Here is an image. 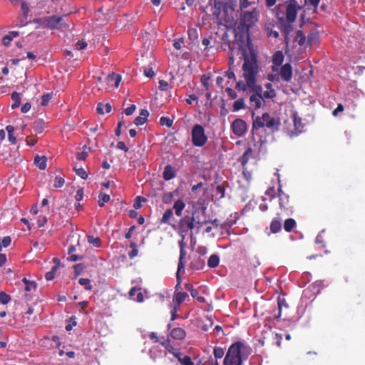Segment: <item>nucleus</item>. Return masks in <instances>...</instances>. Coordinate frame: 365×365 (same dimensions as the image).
<instances>
[{"mask_svg": "<svg viewBox=\"0 0 365 365\" xmlns=\"http://www.w3.org/2000/svg\"><path fill=\"white\" fill-rule=\"evenodd\" d=\"M87 238L89 244L93 245L94 247L98 248L101 246V240L99 237L89 235Z\"/></svg>", "mask_w": 365, "mask_h": 365, "instance_id": "obj_33", "label": "nucleus"}, {"mask_svg": "<svg viewBox=\"0 0 365 365\" xmlns=\"http://www.w3.org/2000/svg\"><path fill=\"white\" fill-rule=\"evenodd\" d=\"M180 258L178 264V269L176 272V280L178 284H181L182 278L180 276V273H183L185 272V267L186 264V260L185 259V255L187 252H180Z\"/></svg>", "mask_w": 365, "mask_h": 365, "instance_id": "obj_13", "label": "nucleus"}, {"mask_svg": "<svg viewBox=\"0 0 365 365\" xmlns=\"http://www.w3.org/2000/svg\"><path fill=\"white\" fill-rule=\"evenodd\" d=\"M185 207V204L182 200H178L173 205V209L175 210V215L180 217L182 213V210Z\"/></svg>", "mask_w": 365, "mask_h": 365, "instance_id": "obj_24", "label": "nucleus"}, {"mask_svg": "<svg viewBox=\"0 0 365 365\" xmlns=\"http://www.w3.org/2000/svg\"><path fill=\"white\" fill-rule=\"evenodd\" d=\"M280 3L276 9H285V17L289 23H294L297 16L299 11L304 9V6H300L297 0H279Z\"/></svg>", "mask_w": 365, "mask_h": 365, "instance_id": "obj_4", "label": "nucleus"}, {"mask_svg": "<svg viewBox=\"0 0 365 365\" xmlns=\"http://www.w3.org/2000/svg\"><path fill=\"white\" fill-rule=\"evenodd\" d=\"M11 301V297L5 292H0V302L3 304H7Z\"/></svg>", "mask_w": 365, "mask_h": 365, "instance_id": "obj_42", "label": "nucleus"}, {"mask_svg": "<svg viewBox=\"0 0 365 365\" xmlns=\"http://www.w3.org/2000/svg\"><path fill=\"white\" fill-rule=\"evenodd\" d=\"M86 47H87V43L84 41H78L75 45V48L77 50H83Z\"/></svg>", "mask_w": 365, "mask_h": 365, "instance_id": "obj_58", "label": "nucleus"}, {"mask_svg": "<svg viewBox=\"0 0 365 365\" xmlns=\"http://www.w3.org/2000/svg\"><path fill=\"white\" fill-rule=\"evenodd\" d=\"M107 81L108 83H113L115 88L118 87L121 81V76L115 73H113L107 76Z\"/></svg>", "mask_w": 365, "mask_h": 365, "instance_id": "obj_25", "label": "nucleus"}, {"mask_svg": "<svg viewBox=\"0 0 365 365\" xmlns=\"http://www.w3.org/2000/svg\"><path fill=\"white\" fill-rule=\"evenodd\" d=\"M6 130L8 133V135H9V140L14 144L16 143V137L14 135V128L12 126V125H7L6 127Z\"/></svg>", "mask_w": 365, "mask_h": 365, "instance_id": "obj_36", "label": "nucleus"}, {"mask_svg": "<svg viewBox=\"0 0 365 365\" xmlns=\"http://www.w3.org/2000/svg\"><path fill=\"white\" fill-rule=\"evenodd\" d=\"M279 205L282 210H289V197L287 194L283 192L281 186L278 188Z\"/></svg>", "mask_w": 365, "mask_h": 365, "instance_id": "obj_12", "label": "nucleus"}, {"mask_svg": "<svg viewBox=\"0 0 365 365\" xmlns=\"http://www.w3.org/2000/svg\"><path fill=\"white\" fill-rule=\"evenodd\" d=\"M111 110H112V106L109 103H99L97 105V108H96V110H97L98 113L101 114V115H103L105 113H108L111 111Z\"/></svg>", "mask_w": 365, "mask_h": 365, "instance_id": "obj_23", "label": "nucleus"}, {"mask_svg": "<svg viewBox=\"0 0 365 365\" xmlns=\"http://www.w3.org/2000/svg\"><path fill=\"white\" fill-rule=\"evenodd\" d=\"M170 334L171 337L175 339L182 340L185 339L186 336V332L182 328L176 327L171 330Z\"/></svg>", "mask_w": 365, "mask_h": 365, "instance_id": "obj_19", "label": "nucleus"}, {"mask_svg": "<svg viewBox=\"0 0 365 365\" xmlns=\"http://www.w3.org/2000/svg\"><path fill=\"white\" fill-rule=\"evenodd\" d=\"M220 262V257L217 255L213 254L212 255L207 261V265L210 268H215L216 267Z\"/></svg>", "mask_w": 365, "mask_h": 365, "instance_id": "obj_28", "label": "nucleus"}, {"mask_svg": "<svg viewBox=\"0 0 365 365\" xmlns=\"http://www.w3.org/2000/svg\"><path fill=\"white\" fill-rule=\"evenodd\" d=\"M184 42V39L182 38H178L174 41L173 46L175 49L180 50L181 48L182 44Z\"/></svg>", "mask_w": 365, "mask_h": 365, "instance_id": "obj_64", "label": "nucleus"}, {"mask_svg": "<svg viewBox=\"0 0 365 365\" xmlns=\"http://www.w3.org/2000/svg\"><path fill=\"white\" fill-rule=\"evenodd\" d=\"M34 164L41 170L46 169V157L36 155L34 158Z\"/></svg>", "mask_w": 365, "mask_h": 365, "instance_id": "obj_29", "label": "nucleus"}, {"mask_svg": "<svg viewBox=\"0 0 365 365\" xmlns=\"http://www.w3.org/2000/svg\"><path fill=\"white\" fill-rule=\"evenodd\" d=\"M191 136L192 145L196 147H202L207 141V137L205 135V129L203 126L200 124H196L192 127Z\"/></svg>", "mask_w": 365, "mask_h": 365, "instance_id": "obj_6", "label": "nucleus"}, {"mask_svg": "<svg viewBox=\"0 0 365 365\" xmlns=\"http://www.w3.org/2000/svg\"><path fill=\"white\" fill-rule=\"evenodd\" d=\"M86 268V265L83 263H78L73 266V269L76 274V277L81 274V272Z\"/></svg>", "mask_w": 365, "mask_h": 365, "instance_id": "obj_46", "label": "nucleus"}, {"mask_svg": "<svg viewBox=\"0 0 365 365\" xmlns=\"http://www.w3.org/2000/svg\"><path fill=\"white\" fill-rule=\"evenodd\" d=\"M225 189L222 185H219L216 187V195H219V199L225 197Z\"/></svg>", "mask_w": 365, "mask_h": 365, "instance_id": "obj_53", "label": "nucleus"}, {"mask_svg": "<svg viewBox=\"0 0 365 365\" xmlns=\"http://www.w3.org/2000/svg\"><path fill=\"white\" fill-rule=\"evenodd\" d=\"M231 128L235 135L237 136H242L246 132L247 127L244 120L237 118L232 122Z\"/></svg>", "mask_w": 365, "mask_h": 365, "instance_id": "obj_9", "label": "nucleus"}, {"mask_svg": "<svg viewBox=\"0 0 365 365\" xmlns=\"http://www.w3.org/2000/svg\"><path fill=\"white\" fill-rule=\"evenodd\" d=\"M11 239L9 236L0 238V251L2 248H6L11 244Z\"/></svg>", "mask_w": 365, "mask_h": 365, "instance_id": "obj_40", "label": "nucleus"}, {"mask_svg": "<svg viewBox=\"0 0 365 365\" xmlns=\"http://www.w3.org/2000/svg\"><path fill=\"white\" fill-rule=\"evenodd\" d=\"M143 73H144V75L148 78H152L155 76V72H154L153 68H151V67L144 68Z\"/></svg>", "mask_w": 365, "mask_h": 365, "instance_id": "obj_55", "label": "nucleus"}, {"mask_svg": "<svg viewBox=\"0 0 365 365\" xmlns=\"http://www.w3.org/2000/svg\"><path fill=\"white\" fill-rule=\"evenodd\" d=\"M64 182H65L64 178L61 176L57 175L55 177L53 187L55 188L61 187L64 185Z\"/></svg>", "mask_w": 365, "mask_h": 365, "instance_id": "obj_43", "label": "nucleus"}, {"mask_svg": "<svg viewBox=\"0 0 365 365\" xmlns=\"http://www.w3.org/2000/svg\"><path fill=\"white\" fill-rule=\"evenodd\" d=\"M110 197L109 195L101 193L99 195V199L98 201V205L100 207H103L106 202H108L110 200Z\"/></svg>", "mask_w": 365, "mask_h": 365, "instance_id": "obj_38", "label": "nucleus"}, {"mask_svg": "<svg viewBox=\"0 0 365 365\" xmlns=\"http://www.w3.org/2000/svg\"><path fill=\"white\" fill-rule=\"evenodd\" d=\"M258 19V11L253 9L252 11L244 12L240 17V24L242 26L249 30Z\"/></svg>", "mask_w": 365, "mask_h": 365, "instance_id": "obj_8", "label": "nucleus"}, {"mask_svg": "<svg viewBox=\"0 0 365 365\" xmlns=\"http://www.w3.org/2000/svg\"><path fill=\"white\" fill-rule=\"evenodd\" d=\"M318 41V35L316 33H311L307 36V43L309 45L314 44Z\"/></svg>", "mask_w": 365, "mask_h": 365, "instance_id": "obj_47", "label": "nucleus"}, {"mask_svg": "<svg viewBox=\"0 0 365 365\" xmlns=\"http://www.w3.org/2000/svg\"><path fill=\"white\" fill-rule=\"evenodd\" d=\"M250 103L252 107L255 109L259 108L264 103L262 95L252 94L250 96Z\"/></svg>", "mask_w": 365, "mask_h": 365, "instance_id": "obj_14", "label": "nucleus"}, {"mask_svg": "<svg viewBox=\"0 0 365 365\" xmlns=\"http://www.w3.org/2000/svg\"><path fill=\"white\" fill-rule=\"evenodd\" d=\"M44 8L43 2H39L36 6L33 8V13L35 16H40L43 14V11L41 10Z\"/></svg>", "mask_w": 365, "mask_h": 365, "instance_id": "obj_41", "label": "nucleus"}, {"mask_svg": "<svg viewBox=\"0 0 365 365\" xmlns=\"http://www.w3.org/2000/svg\"><path fill=\"white\" fill-rule=\"evenodd\" d=\"M253 151L251 148H248L242 154V155L240 158L239 162L242 164L243 167H245L247 164L249 160L252 156Z\"/></svg>", "mask_w": 365, "mask_h": 365, "instance_id": "obj_22", "label": "nucleus"}, {"mask_svg": "<svg viewBox=\"0 0 365 365\" xmlns=\"http://www.w3.org/2000/svg\"><path fill=\"white\" fill-rule=\"evenodd\" d=\"M196 210L193 211L191 215H186L181 218L178 222L179 231L181 233L187 234L188 232H192L195 228V223L198 225V228L200 227L203 224H206L207 222H200L195 216Z\"/></svg>", "mask_w": 365, "mask_h": 365, "instance_id": "obj_5", "label": "nucleus"}, {"mask_svg": "<svg viewBox=\"0 0 365 365\" xmlns=\"http://www.w3.org/2000/svg\"><path fill=\"white\" fill-rule=\"evenodd\" d=\"M173 120L167 117H161L160 118V123L161 125H166L167 127H171L173 125Z\"/></svg>", "mask_w": 365, "mask_h": 365, "instance_id": "obj_49", "label": "nucleus"}, {"mask_svg": "<svg viewBox=\"0 0 365 365\" xmlns=\"http://www.w3.org/2000/svg\"><path fill=\"white\" fill-rule=\"evenodd\" d=\"M173 215V210L171 209H168L165 211L163 215V217L160 220L161 223L170 224V220Z\"/></svg>", "mask_w": 365, "mask_h": 365, "instance_id": "obj_30", "label": "nucleus"}, {"mask_svg": "<svg viewBox=\"0 0 365 365\" xmlns=\"http://www.w3.org/2000/svg\"><path fill=\"white\" fill-rule=\"evenodd\" d=\"M245 108V104L243 98H240L235 101L233 104V110L237 111L240 109H243Z\"/></svg>", "mask_w": 365, "mask_h": 365, "instance_id": "obj_39", "label": "nucleus"}, {"mask_svg": "<svg viewBox=\"0 0 365 365\" xmlns=\"http://www.w3.org/2000/svg\"><path fill=\"white\" fill-rule=\"evenodd\" d=\"M279 120L271 116L268 113H264L262 116H257L252 121V132L253 135H260L266 128L269 133H274L279 130Z\"/></svg>", "mask_w": 365, "mask_h": 365, "instance_id": "obj_2", "label": "nucleus"}, {"mask_svg": "<svg viewBox=\"0 0 365 365\" xmlns=\"http://www.w3.org/2000/svg\"><path fill=\"white\" fill-rule=\"evenodd\" d=\"M145 200H146L144 197H142V196L136 197V198L135 199L133 207H135V209L140 208L142 207L141 202H145Z\"/></svg>", "mask_w": 365, "mask_h": 365, "instance_id": "obj_51", "label": "nucleus"}, {"mask_svg": "<svg viewBox=\"0 0 365 365\" xmlns=\"http://www.w3.org/2000/svg\"><path fill=\"white\" fill-rule=\"evenodd\" d=\"M176 176V171L175 168L170 164L167 165L163 170V178L165 180L168 181L173 178H175Z\"/></svg>", "mask_w": 365, "mask_h": 365, "instance_id": "obj_15", "label": "nucleus"}, {"mask_svg": "<svg viewBox=\"0 0 365 365\" xmlns=\"http://www.w3.org/2000/svg\"><path fill=\"white\" fill-rule=\"evenodd\" d=\"M189 38L191 40H195L197 38V32L195 29L188 30Z\"/></svg>", "mask_w": 365, "mask_h": 365, "instance_id": "obj_61", "label": "nucleus"}, {"mask_svg": "<svg viewBox=\"0 0 365 365\" xmlns=\"http://www.w3.org/2000/svg\"><path fill=\"white\" fill-rule=\"evenodd\" d=\"M277 305H278V309H279V312H278V314L277 316H276V319H279L280 317H281V314H282V309L283 307H288V305L286 302V300L284 298H281V297H278V299H277Z\"/></svg>", "mask_w": 365, "mask_h": 365, "instance_id": "obj_34", "label": "nucleus"}, {"mask_svg": "<svg viewBox=\"0 0 365 365\" xmlns=\"http://www.w3.org/2000/svg\"><path fill=\"white\" fill-rule=\"evenodd\" d=\"M188 297V294L186 292L182 291H178V292H174L173 295V302L177 305H180L186 298Z\"/></svg>", "mask_w": 365, "mask_h": 365, "instance_id": "obj_21", "label": "nucleus"}, {"mask_svg": "<svg viewBox=\"0 0 365 365\" xmlns=\"http://www.w3.org/2000/svg\"><path fill=\"white\" fill-rule=\"evenodd\" d=\"M237 219V213H235L234 215H230V217L227 218V220L220 225V227L224 230H228L236 223Z\"/></svg>", "mask_w": 365, "mask_h": 365, "instance_id": "obj_17", "label": "nucleus"}, {"mask_svg": "<svg viewBox=\"0 0 365 365\" xmlns=\"http://www.w3.org/2000/svg\"><path fill=\"white\" fill-rule=\"evenodd\" d=\"M149 115V112L146 109H142L140 110V115L135 118L134 120V123L137 125H143L148 119V117Z\"/></svg>", "mask_w": 365, "mask_h": 365, "instance_id": "obj_18", "label": "nucleus"}, {"mask_svg": "<svg viewBox=\"0 0 365 365\" xmlns=\"http://www.w3.org/2000/svg\"><path fill=\"white\" fill-rule=\"evenodd\" d=\"M84 191L83 188L78 189L76 195L75 196L76 200L80 202L83 197Z\"/></svg>", "mask_w": 365, "mask_h": 365, "instance_id": "obj_62", "label": "nucleus"}, {"mask_svg": "<svg viewBox=\"0 0 365 365\" xmlns=\"http://www.w3.org/2000/svg\"><path fill=\"white\" fill-rule=\"evenodd\" d=\"M296 221L293 218H288L284 221V229L286 232H290L296 227Z\"/></svg>", "mask_w": 365, "mask_h": 365, "instance_id": "obj_27", "label": "nucleus"}, {"mask_svg": "<svg viewBox=\"0 0 365 365\" xmlns=\"http://www.w3.org/2000/svg\"><path fill=\"white\" fill-rule=\"evenodd\" d=\"M78 283L81 286H83L84 288L86 290H89L90 291V290H91L93 289V286L91 284V281L88 278H81V279H79Z\"/></svg>", "mask_w": 365, "mask_h": 365, "instance_id": "obj_37", "label": "nucleus"}, {"mask_svg": "<svg viewBox=\"0 0 365 365\" xmlns=\"http://www.w3.org/2000/svg\"><path fill=\"white\" fill-rule=\"evenodd\" d=\"M181 365H194L191 358L189 356H185L182 359H179Z\"/></svg>", "mask_w": 365, "mask_h": 365, "instance_id": "obj_54", "label": "nucleus"}, {"mask_svg": "<svg viewBox=\"0 0 365 365\" xmlns=\"http://www.w3.org/2000/svg\"><path fill=\"white\" fill-rule=\"evenodd\" d=\"M225 91L229 97H230L232 99H235L237 97V93L231 88H227L225 89Z\"/></svg>", "mask_w": 365, "mask_h": 365, "instance_id": "obj_59", "label": "nucleus"}, {"mask_svg": "<svg viewBox=\"0 0 365 365\" xmlns=\"http://www.w3.org/2000/svg\"><path fill=\"white\" fill-rule=\"evenodd\" d=\"M249 90H250V91L254 92L253 94L262 95V86L256 85V83H255V86H253L252 88H249Z\"/></svg>", "mask_w": 365, "mask_h": 365, "instance_id": "obj_57", "label": "nucleus"}, {"mask_svg": "<svg viewBox=\"0 0 365 365\" xmlns=\"http://www.w3.org/2000/svg\"><path fill=\"white\" fill-rule=\"evenodd\" d=\"M250 354V347L241 341L232 344L224 359V365H242V360Z\"/></svg>", "mask_w": 365, "mask_h": 365, "instance_id": "obj_1", "label": "nucleus"}, {"mask_svg": "<svg viewBox=\"0 0 365 365\" xmlns=\"http://www.w3.org/2000/svg\"><path fill=\"white\" fill-rule=\"evenodd\" d=\"M242 174L245 180L247 182H250L252 179V173L249 170H247L245 167H243Z\"/></svg>", "mask_w": 365, "mask_h": 365, "instance_id": "obj_63", "label": "nucleus"}, {"mask_svg": "<svg viewBox=\"0 0 365 365\" xmlns=\"http://www.w3.org/2000/svg\"><path fill=\"white\" fill-rule=\"evenodd\" d=\"M294 41L300 46L304 45L306 42V36L302 31L298 30L297 31Z\"/></svg>", "mask_w": 365, "mask_h": 365, "instance_id": "obj_32", "label": "nucleus"}, {"mask_svg": "<svg viewBox=\"0 0 365 365\" xmlns=\"http://www.w3.org/2000/svg\"><path fill=\"white\" fill-rule=\"evenodd\" d=\"M284 54L282 51H277L274 53L272 57V72H278L279 67L282 64L284 61Z\"/></svg>", "mask_w": 365, "mask_h": 365, "instance_id": "obj_11", "label": "nucleus"}, {"mask_svg": "<svg viewBox=\"0 0 365 365\" xmlns=\"http://www.w3.org/2000/svg\"><path fill=\"white\" fill-rule=\"evenodd\" d=\"M320 2V0H304V4L302 5L304 7L305 5H309L313 7L314 11H317L318 5Z\"/></svg>", "mask_w": 365, "mask_h": 365, "instance_id": "obj_45", "label": "nucleus"}, {"mask_svg": "<svg viewBox=\"0 0 365 365\" xmlns=\"http://www.w3.org/2000/svg\"><path fill=\"white\" fill-rule=\"evenodd\" d=\"M282 229V223L279 219H273L270 224V230L272 233H277Z\"/></svg>", "mask_w": 365, "mask_h": 365, "instance_id": "obj_26", "label": "nucleus"}, {"mask_svg": "<svg viewBox=\"0 0 365 365\" xmlns=\"http://www.w3.org/2000/svg\"><path fill=\"white\" fill-rule=\"evenodd\" d=\"M136 109V106L134 104L130 105L129 107L126 108L125 109V114L126 115H132Z\"/></svg>", "mask_w": 365, "mask_h": 365, "instance_id": "obj_60", "label": "nucleus"}, {"mask_svg": "<svg viewBox=\"0 0 365 365\" xmlns=\"http://www.w3.org/2000/svg\"><path fill=\"white\" fill-rule=\"evenodd\" d=\"M263 98L271 99L276 96V92L274 89H270L265 91L262 94Z\"/></svg>", "mask_w": 365, "mask_h": 365, "instance_id": "obj_50", "label": "nucleus"}, {"mask_svg": "<svg viewBox=\"0 0 365 365\" xmlns=\"http://www.w3.org/2000/svg\"><path fill=\"white\" fill-rule=\"evenodd\" d=\"M74 171L76 172V175L80 176L82 179H87L88 174L86 171L83 168H77L76 167L73 168Z\"/></svg>", "mask_w": 365, "mask_h": 365, "instance_id": "obj_44", "label": "nucleus"}, {"mask_svg": "<svg viewBox=\"0 0 365 365\" xmlns=\"http://www.w3.org/2000/svg\"><path fill=\"white\" fill-rule=\"evenodd\" d=\"M278 74L279 79L281 78L284 82H290L292 78V67L290 63H287L279 68Z\"/></svg>", "mask_w": 365, "mask_h": 365, "instance_id": "obj_10", "label": "nucleus"}, {"mask_svg": "<svg viewBox=\"0 0 365 365\" xmlns=\"http://www.w3.org/2000/svg\"><path fill=\"white\" fill-rule=\"evenodd\" d=\"M287 21L289 23V24H283L282 25V31L284 33V37H285V39L287 40L288 39V36L292 33V31H293V26H292V23H289L287 20Z\"/></svg>", "mask_w": 365, "mask_h": 365, "instance_id": "obj_31", "label": "nucleus"}, {"mask_svg": "<svg viewBox=\"0 0 365 365\" xmlns=\"http://www.w3.org/2000/svg\"><path fill=\"white\" fill-rule=\"evenodd\" d=\"M11 98L14 101V103L11 106L12 109H15L19 106L21 103L20 94L17 92H14L11 94Z\"/></svg>", "mask_w": 365, "mask_h": 365, "instance_id": "obj_35", "label": "nucleus"}, {"mask_svg": "<svg viewBox=\"0 0 365 365\" xmlns=\"http://www.w3.org/2000/svg\"><path fill=\"white\" fill-rule=\"evenodd\" d=\"M22 282L24 284V289L27 292L32 293L33 292H35L37 288V284L34 280H29L26 277L22 279Z\"/></svg>", "mask_w": 365, "mask_h": 365, "instance_id": "obj_20", "label": "nucleus"}, {"mask_svg": "<svg viewBox=\"0 0 365 365\" xmlns=\"http://www.w3.org/2000/svg\"><path fill=\"white\" fill-rule=\"evenodd\" d=\"M235 88L239 91L242 90L245 91L247 88L249 89V86L247 85V82L245 81V83H244L243 81H240L236 83Z\"/></svg>", "mask_w": 365, "mask_h": 365, "instance_id": "obj_52", "label": "nucleus"}, {"mask_svg": "<svg viewBox=\"0 0 365 365\" xmlns=\"http://www.w3.org/2000/svg\"><path fill=\"white\" fill-rule=\"evenodd\" d=\"M66 16H52L47 17V28L51 29L66 30L69 26L66 22Z\"/></svg>", "mask_w": 365, "mask_h": 365, "instance_id": "obj_7", "label": "nucleus"}, {"mask_svg": "<svg viewBox=\"0 0 365 365\" xmlns=\"http://www.w3.org/2000/svg\"><path fill=\"white\" fill-rule=\"evenodd\" d=\"M267 79L271 82L279 81V76L278 72H272V73L268 74Z\"/></svg>", "mask_w": 365, "mask_h": 365, "instance_id": "obj_56", "label": "nucleus"}, {"mask_svg": "<svg viewBox=\"0 0 365 365\" xmlns=\"http://www.w3.org/2000/svg\"><path fill=\"white\" fill-rule=\"evenodd\" d=\"M213 354L216 359H221L225 354L224 349L221 347H215Z\"/></svg>", "mask_w": 365, "mask_h": 365, "instance_id": "obj_48", "label": "nucleus"}, {"mask_svg": "<svg viewBox=\"0 0 365 365\" xmlns=\"http://www.w3.org/2000/svg\"><path fill=\"white\" fill-rule=\"evenodd\" d=\"M53 265L51 267V271L47 272V281L52 280L53 279H54L56 272L60 267L61 261L57 257H54L53 259Z\"/></svg>", "mask_w": 365, "mask_h": 365, "instance_id": "obj_16", "label": "nucleus"}, {"mask_svg": "<svg viewBox=\"0 0 365 365\" xmlns=\"http://www.w3.org/2000/svg\"><path fill=\"white\" fill-rule=\"evenodd\" d=\"M242 54L244 58L242 76L245 81L247 82L249 88H252L257 81V75L259 72L257 57L254 54L249 56L246 51H243Z\"/></svg>", "mask_w": 365, "mask_h": 365, "instance_id": "obj_3", "label": "nucleus"}]
</instances>
